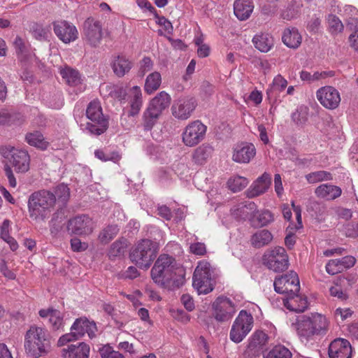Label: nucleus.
<instances>
[{"mask_svg":"<svg viewBox=\"0 0 358 358\" xmlns=\"http://www.w3.org/2000/svg\"><path fill=\"white\" fill-rule=\"evenodd\" d=\"M292 327L296 331L301 342H308L315 336H324L329 328L327 317L317 313L302 315L292 322Z\"/></svg>","mask_w":358,"mask_h":358,"instance_id":"f257e3e1","label":"nucleus"},{"mask_svg":"<svg viewBox=\"0 0 358 358\" xmlns=\"http://www.w3.org/2000/svg\"><path fill=\"white\" fill-rule=\"evenodd\" d=\"M50 335L43 327L31 325L24 336V348L29 358H40L50 350Z\"/></svg>","mask_w":358,"mask_h":358,"instance_id":"f03ea898","label":"nucleus"},{"mask_svg":"<svg viewBox=\"0 0 358 358\" xmlns=\"http://www.w3.org/2000/svg\"><path fill=\"white\" fill-rule=\"evenodd\" d=\"M56 202V196L47 190L34 192L28 200L29 215L36 222L44 221L49 217Z\"/></svg>","mask_w":358,"mask_h":358,"instance_id":"7ed1b4c3","label":"nucleus"},{"mask_svg":"<svg viewBox=\"0 0 358 358\" xmlns=\"http://www.w3.org/2000/svg\"><path fill=\"white\" fill-rule=\"evenodd\" d=\"M159 244L149 239L139 241L130 252V259L138 268L148 269L157 257Z\"/></svg>","mask_w":358,"mask_h":358,"instance_id":"20e7f679","label":"nucleus"},{"mask_svg":"<svg viewBox=\"0 0 358 358\" xmlns=\"http://www.w3.org/2000/svg\"><path fill=\"white\" fill-rule=\"evenodd\" d=\"M171 103V96L166 92L157 94L149 102L143 114V126L145 130H150L157 124L163 111Z\"/></svg>","mask_w":358,"mask_h":358,"instance_id":"39448f33","label":"nucleus"},{"mask_svg":"<svg viewBox=\"0 0 358 358\" xmlns=\"http://www.w3.org/2000/svg\"><path fill=\"white\" fill-rule=\"evenodd\" d=\"M192 285L199 294H207L214 289L215 268L208 262H198L192 276Z\"/></svg>","mask_w":358,"mask_h":358,"instance_id":"423d86ee","label":"nucleus"},{"mask_svg":"<svg viewBox=\"0 0 358 358\" xmlns=\"http://www.w3.org/2000/svg\"><path fill=\"white\" fill-rule=\"evenodd\" d=\"M175 259L168 255H161L151 269V276L155 283L164 285L170 280L175 281Z\"/></svg>","mask_w":358,"mask_h":358,"instance_id":"0eeeda50","label":"nucleus"},{"mask_svg":"<svg viewBox=\"0 0 358 358\" xmlns=\"http://www.w3.org/2000/svg\"><path fill=\"white\" fill-rule=\"evenodd\" d=\"M86 116L91 121L87 122L86 129L96 136L104 133L108 127V121L103 116L101 103L98 100H93L88 104Z\"/></svg>","mask_w":358,"mask_h":358,"instance_id":"6e6552de","label":"nucleus"},{"mask_svg":"<svg viewBox=\"0 0 358 358\" xmlns=\"http://www.w3.org/2000/svg\"><path fill=\"white\" fill-rule=\"evenodd\" d=\"M253 317L246 310H241L230 331V339L236 343L241 342L253 327Z\"/></svg>","mask_w":358,"mask_h":358,"instance_id":"1a4fd4ad","label":"nucleus"},{"mask_svg":"<svg viewBox=\"0 0 358 358\" xmlns=\"http://www.w3.org/2000/svg\"><path fill=\"white\" fill-rule=\"evenodd\" d=\"M264 264L275 272H282L288 268L289 258L285 249L282 247H275L267 250L263 256Z\"/></svg>","mask_w":358,"mask_h":358,"instance_id":"9d476101","label":"nucleus"},{"mask_svg":"<svg viewBox=\"0 0 358 358\" xmlns=\"http://www.w3.org/2000/svg\"><path fill=\"white\" fill-rule=\"evenodd\" d=\"M206 130V126L201 121H193L185 128L182 134V142L186 146H195L204 139Z\"/></svg>","mask_w":358,"mask_h":358,"instance_id":"9b49d317","label":"nucleus"},{"mask_svg":"<svg viewBox=\"0 0 358 358\" xmlns=\"http://www.w3.org/2000/svg\"><path fill=\"white\" fill-rule=\"evenodd\" d=\"M273 286L275 291L280 294H286L288 296L293 293H298L300 290L298 275L294 271H290L276 278Z\"/></svg>","mask_w":358,"mask_h":358,"instance_id":"f8f14e48","label":"nucleus"},{"mask_svg":"<svg viewBox=\"0 0 358 358\" xmlns=\"http://www.w3.org/2000/svg\"><path fill=\"white\" fill-rule=\"evenodd\" d=\"M213 316L220 322L229 321L236 311V306L227 297L219 296L212 304Z\"/></svg>","mask_w":358,"mask_h":358,"instance_id":"ddd939ff","label":"nucleus"},{"mask_svg":"<svg viewBox=\"0 0 358 358\" xmlns=\"http://www.w3.org/2000/svg\"><path fill=\"white\" fill-rule=\"evenodd\" d=\"M84 39L93 48L98 47L103 38L102 26L100 21L93 17H88L83 24Z\"/></svg>","mask_w":358,"mask_h":358,"instance_id":"4468645a","label":"nucleus"},{"mask_svg":"<svg viewBox=\"0 0 358 358\" xmlns=\"http://www.w3.org/2000/svg\"><path fill=\"white\" fill-rule=\"evenodd\" d=\"M66 227L71 234L87 236L93 232L94 223L89 216L81 215L70 219Z\"/></svg>","mask_w":358,"mask_h":358,"instance_id":"2eb2a0df","label":"nucleus"},{"mask_svg":"<svg viewBox=\"0 0 358 358\" xmlns=\"http://www.w3.org/2000/svg\"><path fill=\"white\" fill-rule=\"evenodd\" d=\"M316 96L324 108L334 110L338 107L341 102L339 92L332 86H324L317 90Z\"/></svg>","mask_w":358,"mask_h":358,"instance_id":"dca6fc26","label":"nucleus"},{"mask_svg":"<svg viewBox=\"0 0 358 358\" xmlns=\"http://www.w3.org/2000/svg\"><path fill=\"white\" fill-rule=\"evenodd\" d=\"M195 99L182 97L176 100L171 106L172 115L178 120H185L190 117L196 108Z\"/></svg>","mask_w":358,"mask_h":358,"instance_id":"f3484780","label":"nucleus"},{"mask_svg":"<svg viewBox=\"0 0 358 358\" xmlns=\"http://www.w3.org/2000/svg\"><path fill=\"white\" fill-rule=\"evenodd\" d=\"M53 30L58 38L64 43L75 41L78 37L76 27L66 20H58L52 23Z\"/></svg>","mask_w":358,"mask_h":358,"instance_id":"a211bd4d","label":"nucleus"},{"mask_svg":"<svg viewBox=\"0 0 358 358\" xmlns=\"http://www.w3.org/2000/svg\"><path fill=\"white\" fill-rule=\"evenodd\" d=\"M10 157L7 156L16 172L25 173L29 169L30 157L27 151L15 148L8 149Z\"/></svg>","mask_w":358,"mask_h":358,"instance_id":"6ab92c4d","label":"nucleus"},{"mask_svg":"<svg viewBox=\"0 0 358 358\" xmlns=\"http://www.w3.org/2000/svg\"><path fill=\"white\" fill-rule=\"evenodd\" d=\"M268 336L262 331H255L249 339V343L244 355L247 357L252 358L259 356L263 352V348L267 343Z\"/></svg>","mask_w":358,"mask_h":358,"instance_id":"aec40b11","label":"nucleus"},{"mask_svg":"<svg viewBox=\"0 0 358 358\" xmlns=\"http://www.w3.org/2000/svg\"><path fill=\"white\" fill-rule=\"evenodd\" d=\"M71 331H73L77 338L80 339L85 334H87L90 338H94L96 336L97 327L94 321L89 320L87 317L77 318L72 326Z\"/></svg>","mask_w":358,"mask_h":358,"instance_id":"412c9836","label":"nucleus"},{"mask_svg":"<svg viewBox=\"0 0 358 358\" xmlns=\"http://www.w3.org/2000/svg\"><path fill=\"white\" fill-rule=\"evenodd\" d=\"M257 211V206L252 201H243L234 205L231 208V215L237 220H249L255 222V213Z\"/></svg>","mask_w":358,"mask_h":358,"instance_id":"4be33fe9","label":"nucleus"},{"mask_svg":"<svg viewBox=\"0 0 358 358\" xmlns=\"http://www.w3.org/2000/svg\"><path fill=\"white\" fill-rule=\"evenodd\" d=\"M329 358H351L352 347L345 338H336L329 346Z\"/></svg>","mask_w":358,"mask_h":358,"instance_id":"5701e85b","label":"nucleus"},{"mask_svg":"<svg viewBox=\"0 0 358 358\" xmlns=\"http://www.w3.org/2000/svg\"><path fill=\"white\" fill-rule=\"evenodd\" d=\"M256 155V148L252 143H242L234 148L232 159L237 163H249Z\"/></svg>","mask_w":358,"mask_h":358,"instance_id":"b1692460","label":"nucleus"},{"mask_svg":"<svg viewBox=\"0 0 358 358\" xmlns=\"http://www.w3.org/2000/svg\"><path fill=\"white\" fill-rule=\"evenodd\" d=\"M271 184L270 174L266 172L257 178L250 187L246 190L245 194L248 198H254L264 194Z\"/></svg>","mask_w":358,"mask_h":358,"instance_id":"393cba45","label":"nucleus"},{"mask_svg":"<svg viewBox=\"0 0 358 358\" xmlns=\"http://www.w3.org/2000/svg\"><path fill=\"white\" fill-rule=\"evenodd\" d=\"M38 314L42 318L48 320L52 330H63L64 327V314L59 310L52 308L41 309Z\"/></svg>","mask_w":358,"mask_h":358,"instance_id":"a878e982","label":"nucleus"},{"mask_svg":"<svg viewBox=\"0 0 358 358\" xmlns=\"http://www.w3.org/2000/svg\"><path fill=\"white\" fill-rule=\"evenodd\" d=\"M285 306L291 311L304 312L308 308V300L306 296L293 293L283 299Z\"/></svg>","mask_w":358,"mask_h":358,"instance_id":"bb28decb","label":"nucleus"},{"mask_svg":"<svg viewBox=\"0 0 358 358\" xmlns=\"http://www.w3.org/2000/svg\"><path fill=\"white\" fill-rule=\"evenodd\" d=\"M113 73L119 78L123 77L132 68V62L124 55L113 57L110 63Z\"/></svg>","mask_w":358,"mask_h":358,"instance_id":"cd10ccee","label":"nucleus"},{"mask_svg":"<svg viewBox=\"0 0 358 358\" xmlns=\"http://www.w3.org/2000/svg\"><path fill=\"white\" fill-rule=\"evenodd\" d=\"M128 96L130 104L129 115L134 117L139 113L143 106V96L141 88L138 86H134L130 89Z\"/></svg>","mask_w":358,"mask_h":358,"instance_id":"c85d7f7f","label":"nucleus"},{"mask_svg":"<svg viewBox=\"0 0 358 358\" xmlns=\"http://www.w3.org/2000/svg\"><path fill=\"white\" fill-rule=\"evenodd\" d=\"M90 348L85 343H79L78 345H69L62 350L66 358H89Z\"/></svg>","mask_w":358,"mask_h":358,"instance_id":"c756f323","label":"nucleus"},{"mask_svg":"<svg viewBox=\"0 0 358 358\" xmlns=\"http://www.w3.org/2000/svg\"><path fill=\"white\" fill-rule=\"evenodd\" d=\"M341 189L336 185L322 184L315 189V195L326 200H334L341 194Z\"/></svg>","mask_w":358,"mask_h":358,"instance_id":"7c9ffc66","label":"nucleus"},{"mask_svg":"<svg viewBox=\"0 0 358 358\" xmlns=\"http://www.w3.org/2000/svg\"><path fill=\"white\" fill-rule=\"evenodd\" d=\"M253 8L254 6L250 0H236L234 4V14L241 20L248 19Z\"/></svg>","mask_w":358,"mask_h":358,"instance_id":"2f4dec72","label":"nucleus"},{"mask_svg":"<svg viewBox=\"0 0 358 358\" xmlns=\"http://www.w3.org/2000/svg\"><path fill=\"white\" fill-rule=\"evenodd\" d=\"M282 39L286 46L292 49L299 48L302 41L298 29L294 27L285 29Z\"/></svg>","mask_w":358,"mask_h":358,"instance_id":"473e14b6","label":"nucleus"},{"mask_svg":"<svg viewBox=\"0 0 358 358\" xmlns=\"http://www.w3.org/2000/svg\"><path fill=\"white\" fill-rule=\"evenodd\" d=\"M255 47L262 52H268L273 46V38L268 34L260 33L252 38Z\"/></svg>","mask_w":358,"mask_h":358,"instance_id":"72a5a7b5","label":"nucleus"},{"mask_svg":"<svg viewBox=\"0 0 358 358\" xmlns=\"http://www.w3.org/2000/svg\"><path fill=\"white\" fill-rule=\"evenodd\" d=\"M213 148L208 144H202L194 150L192 159L197 164H203L211 156Z\"/></svg>","mask_w":358,"mask_h":358,"instance_id":"f704fd0d","label":"nucleus"},{"mask_svg":"<svg viewBox=\"0 0 358 358\" xmlns=\"http://www.w3.org/2000/svg\"><path fill=\"white\" fill-rule=\"evenodd\" d=\"M273 239L271 233L266 229H262L255 233L250 238L252 246L260 248L268 245Z\"/></svg>","mask_w":358,"mask_h":358,"instance_id":"c9c22d12","label":"nucleus"},{"mask_svg":"<svg viewBox=\"0 0 358 358\" xmlns=\"http://www.w3.org/2000/svg\"><path fill=\"white\" fill-rule=\"evenodd\" d=\"M262 355L264 358H291L292 354L284 345H277L270 350H264Z\"/></svg>","mask_w":358,"mask_h":358,"instance_id":"e433bc0d","label":"nucleus"},{"mask_svg":"<svg viewBox=\"0 0 358 358\" xmlns=\"http://www.w3.org/2000/svg\"><path fill=\"white\" fill-rule=\"evenodd\" d=\"M25 141L29 145L43 150H46L48 146V142L45 140L43 134L39 131L27 134Z\"/></svg>","mask_w":358,"mask_h":358,"instance_id":"4c0bfd02","label":"nucleus"},{"mask_svg":"<svg viewBox=\"0 0 358 358\" xmlns=\"http://www.w3.org/2000/svg\"><path fill=\"white\" fill-rule=\"evenodd\" d=\"M29 29L33 36L38 41H46L50 36V26L44 27L41 24L32 22Z\"/></svg>","mask_w":358,"mask_h":358,"instance_id":"58836bf2","label":"nucleus"},{"mask_svg":"<svg viewBox=\"0 0 358 358\" xmlns=\"http://www.w3.org/2000/svg\"><path fill=\"white\" fill-rule=\"evenodd\" d=\"M119 228L116 224H110L104 227L99 234L98 239L102 244H107L118 234Z\"/></svg>","mask_w":358,"mask_h":358,"instance_id":"ea45409f","label":"nucleus"},{"mask_svg":"<svg viewBox=\"0 0 358 358\" xmlns=\"http://www.w3.org/2000/svg\"><path fill=\"white\" fill-rule=\"evenodd\" d=\"M127 243L125 239H119L112 243L108 252V256L110 259H115L124 255Z\"/></svg>","mask_w":358,"mask_h":358,"instance_id":"a19ab883","label":"nucleus"},{"mask_svg":"<svg viewBox=\"0 0 358 358\" xmlns=\"http://www.w3.org/2000/svg\"><path fill=\"white\" fill-rule=\"evenodd\" d=\"M60 73L66 83L71 86H77L80 83V76L78 71L70 67L62 69Z\"/></svg>","mask_w":358,"mask_h":358,"instance_id":"79ce46f5","label":"nucleus"},{"mask_svg":"<svg viewBox=\"0 0 358 358\" xmlns=\"http://www.w3.org/2000/svg\"><path fill=\"white\" fill-rule=\"evenodd\" d=\"M162 82L161 74L159 72L150 73L146 78L145 83V90L147 93L151 94L157 90Z\"/></svg>","mask_w":358,"mask_h":358,"instance_id":"37998d69","label":"nucleus"},{"mask_svg":"<svg viewBox=\"0 0 358 358\" xmlns=\"http://www.w3.org/2000/svg\"><path fill=\"white\" fill-rule=\"evenodd\" d=\"M248 183L249 180L246 178L238 176L231 178L227 182L229 188L234 192L241 191Z\"/></svg>","mask_w":358,"mask_h":358,"instance_id":"c03bdc74","label":"nucleus"},{"mask_svg":"<svg viewBox=\"0 0 358 358\" xmlns=\"http://www.w3.org/2000/svg\"><path fill=\"white\" fill-rule=\"evenodd\" d=\"M307 181L310 183H316L324 180H331L332 179L331 174L325 171H318L310 173L306 176Z\"/></svg>","mask_w":358,"mask_h":358,"instance_id":"a18cd8bd","label":"nucleus"},{"mask_svg":"<svg viewBox=\"0 0 358 358\" xmlns=\"http://www.w3.org/2000/svg\"><path fill=\"white\" fill-rule=\"evenodd\" d=\"M329 32L333 35H337L343 30V24L340 19L334 15H329L327 17Z\"/></svg>","mask_w":358,"mask_h":358,"instance_id":"49530a36","label":"nucleus"},{"mask_svg":"<svg viewBox=\"0 0 358 358\" xmlns=\"http://www.w3.org/2000/svg\"><path fill=\"white\" fill-rule=\"evenodd\" d=\"M94 155L96 158L103 162L112 161L116 163L121 159V155L117 151L106 152L101 150H96L94 152Z\"/></svg>","mask_w":358,"mask_h":358,"instance_id":"de8ad7c7","label":"nucleus"},{"mask_svg":"<svg viewBox=\"0 0 358 358\" xmlns=\"http://www.w3.org/2000/svg\"><path fill=\"white\" fill-rule=\"evenodd\" d=\"M255 220L254 223L257 222V225L263 227L271 222L273 220V216L268 210H264L260 212L257 210L255 213Z\"/></svg>","mask_w":358,"mask_h":358,"instance_id":"09e8293b","label":"nucleus"},{"mask_svg":"<svg viewBox=\"0 0 358 358\" xmlns=\"http://www.w3.org/2000/svg\"><path fill=\"white\" fill-rule=\"evenodd\" d=\"M101 358H124L118 351H115L109 345H105L99 350Z\"/></svg>","mask_w":358,"mask_h":358,"instance_id":"8fccbe9b","label":"nucleus"},{"mask_svg":"<svg viewBox=\"0 0 358 358\" xmlns=\"http://www.w3.org/2000/svg\"><path fill=\"white\" fill-rule=\"evenodd\" d=\"M326 271L330 275H335L344 271L338 259H331L326 265Z\"/></svg>","mask_w":358,"mask_h":358,"instance_id":"3c124183","label":"nucleus"},{"mask_svg":"<svg viewBox=\"0 0 358 358\" xmlns=\"http://www.w3.org/2000/svg\"><path fill=\"white\" fill-rule=\"evenodd\" d=\"M330 213L336 215L338 218L349 220L352 217V211L350 209L342 207H334L330 210Z\"/></svg>","mask_w":358,"mask_h":358,"instance_id":"603ef678","label":"nucleus"},{"mask_svg":"<svg viewBox=\"0 0 358 358\" xmlns=\"http://www.w3.org/2000/svg\"><path fill=\"white\" fill-rule=\"evenodd\" d=\"M55 194V196L63 203L66 202L70 196L69 187L64 184L57 186Z\"/></svg>","mask_w":358,"mask_h":358,"instance_id":"864d4df0","label":"nucleus"},{"mask_svg":"<svg viewBox=\"0 0 358 358\" xmlns=\"http://www.w3.org/2000/svg\"><path fill=\"white\" fill-rule=\"evenodd\" d=\"M287 85V80L280 74L277 75L273 80L272 88L275 90L282 92Z\"/></svg>","mask_w":358,"mask_h":358,"instance_id":"5fc2aeb1","label":"nucleus"},{"mask_svg":"<svg viewBox=\"0 0 358 358\" xmlns=\"http://www.w3.org/2000/svg\"><path fill=\"white\" fill-rule=\"evenodd\" d=\"M292 121L297 125H303L307 121L306 113L302 110H296L292 114Z\"/></svg>","mask_w":358,"mask_h":358,"instance_id":"6e6d98bb","label":"nucleus"},{"mask_svg":"<svg viewBox=\"0 0 358 358\" xmlns=\"http://www.w3.org/2000/svg\"><path fill=\"white\" fill-rule=\"evenodd\" d=\"M79 340L73 331H71L70 333L62 335L57 341V345L59 347L64 346L69 342Z\"/></svg>","mask_w":358,"mask_h":358,"instance_id":"4d7b16f0","label":"nucleus"},{"mask_svg":"<svg viewBox=\"0 0 358 358\" xmlns=\"http://www.w3.org/2000/svg\"><path fill=\"white\" fill-rule=\"evenodd\" d=\"M200 94L203 99L210 97L214 92L213 86L208 81H203L201 85Z\"/></svg>","mask_w":358,"mask_h":358,"instance_id":"13d9d810","label":"nucleus"},{"mask_svg":"<svg viewBox=\"0 0 358 358\" xmlns=\"http://www.w3.org/2000/svg\"><path fill=\"white\" fill-rule=\"evenodd\" d=\"M71 246L74 252H83L88 248V244L82 242L79 238H74L71 240Z\"/></svg>","mask_w":358,"mask_h":358,"instance_id":"bf43d9fd","label":"nucleus"},{"mask_svg":"<svg viewBox=\"0 0 358 358\" xmlns=\"http://www.w3.org/2000/svg\"><path fill=\"white\" fill-rule=\"evenodd\" d=\"M343 231L348 237H358L357 224L348 223L343 227Z\"/></svg>","mask_w":358,"mask_h":358,"instance_id":"052dcab7","label":"nucleus"},{"mask_svg":"<svg viewBox=\"0 0 358 358\" xmlns=\"http://www.w3.org/2000/svg\"><path fill=\"white\" fill-rule=\"evenodd\" d=\"M192 253L196 255H203L206 252V248L204 243H194L190 245L189 247Z\"/></svg>","mask_w":358,"mask_h":358,"instance_id":"680f3d73","label":"nucleus"},{"mask_svg":"<svg viewBox=\"0 0 358 358\" xmlns=\"http://www.w3.org/2000/svg\"><path fill=\"white\" fill-rule=\"evenodd\" d=\"M331 296L336 297L341 300H345L348 298L346 293L343 292L338 285L332 286L329 289Z\"/></svg>","mask_w":358,"mask_h":358,"instance_id":"e2e57ef3","label":"nucleus"},{"mask_svg":"<svg viewBox=\"0 0 358 358\" xmlns=\"http://www.w3.org/2000/svg\"><path fill=\"white\" fill-rule=\"evenodd\" d=\"M352 312L349 308H338L335 310V317L337 320L340 319L341 321H344L348 317L352 315Z\"/></svg>","mask_w":358,"mask_h":358,"instance_id":"0e129e2a","label":"nucleus"},{"mask_svg":"<svg viewBox=\"0 0 358 358\" xmlns=\"http://www.w3.org/2000/svg\"><path fill=\"white\" fill-rule=\"evenodd\" d=\"M153 62L150 57H144L141 62L140 72L144 75L146 72L152 70Z\"/></svg>","mask_w":358,"mask_h":358,"instance_id":"69168bd1","label":"nucleus"},{"mask_svg":"<svg viewBox=\"0 0 358 358\" xmlns=\"http://www.w3.org/2000/svg\"><path fill=\"white\" fill-rule=\"evenodd\" d=\"M338 259L340 262L341 266L344 267V270L352 267L356 262L355 258L352 256H345Z\"/></svg>","mask_w":358,"mask_h":358,"instance_id":"338daca9","label":"nucleus"},{"mask_svg":"<svg viewBox=\"0 0 358 358\" xmlns=\"http://www.w3.org/2000/svg\"><path fill=\"white\" fill-rule=\"evenodd\" d=\"M349 43L350 47L358 52V29L350 35Z\"/></svg>","mask_w":358,"mask_h":358,"instance_id":"774afa93","label":"nucleus"}]
</instances>
